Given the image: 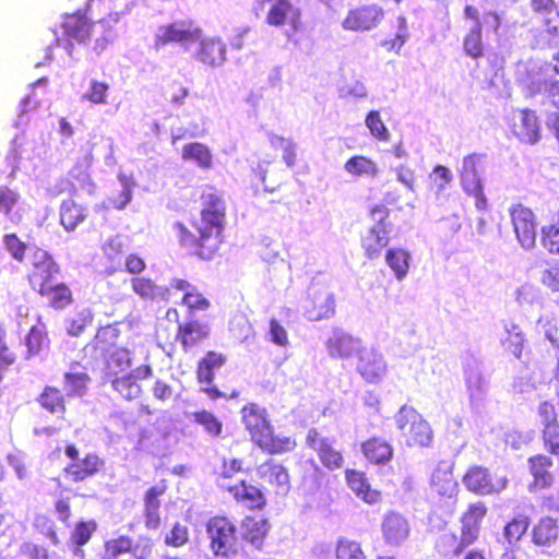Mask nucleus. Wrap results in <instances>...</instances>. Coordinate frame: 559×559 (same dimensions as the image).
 <instances>
[{
	"label": "nucleus",
	"instance_id": "obj_42",
	"mask_svg": "<svg viewBox=\"0 0 559 559\" xmlns=\"http://www.w3.org/2000/svg\"><path fill=\"white\" fill-rule=\"evenodd\" d=\"M38 295L45 298L48 306L55 310L66 309L74 300L71 288L66 283L59 281L46 287Z\"/></svg>",
	"mask_w": 559,
	"mask_h": 559
},
{
	"label": "nucleus",
	"instance_id": "obj_17",
	"mask_svg": "<svg viewBox=\"0 0 559 559\" xmlns=\"http://www.w3.org/2000/svg\"><path fill=\"white\" fill-rule=\"evenodd\" d=\"M306 444L312 450L323 467L329 471H336L343 467L344 456L341 450L336 449L334 442L312 428L306 436Z\"/></svg>",
	"mask_w": 559,
	"mask_h": 559
},
{
	"label": "nucleus",
	"instance_id": "obj_50",
	"mask_svg": "<svg viewBox=\"0 0 559 559\" xmlns=\"http://www.w3.org/2000/svg\"><path fill=\"white\" fill-rule=\"evenodd\" d=\"M540 243L552 254H559V210L555 219L540 229Z\"/></svg>",
	"mask_w": 559,
	"mask_h": 559
},
{
	"label": "nucleus",
	"instance_id": "obj_59",
	"mask_svg": "<svg viewBox=\"0 0 559 559\" xmlns=\"http://www.w3.org/2000/svg\"><path fill=\"white\" fill-rule=\"evenodd\" d=\"M181 305L185 306L189 312L206 311L211 307V301L205 295L195 288L192 293L183 294Z\"/></svg>",
	"mask_w": 559,
	"mask_h": 559
},
{
	"label": "nucleus",
	"instance_id": "obj_44",
	"mask_svg": "<svg viewBox=\"0 0 559 559\" xmlns=\"http://www.w3.org/2000/svg\"><path fill=\"white\" fill-rule=\"evenodd\" d=\"M531 519L527 514L519 513L503 526V537L510 546H515L526 534Z\"/></svg>",
	"mask_w": 559,
	"mask_h": 559
},
{
	"label": "nucleus",
	"instance_id": "obj_3",
	"mask_svg": "<svg viewBox=\"0 0 559 559\" xmlns=\"http://www.w3.org/2000/svg\"><path fill=\"white\" fill-rule=\"evenodd\" d=\"M211 551L230 559L239 554L240 546L235 522L226 515H214L205 524Z\"/></svg>",
	"mask_w": 559,
	"mask_h": 559
},
{
	"label": "nucleus",
	"instance_id": "obj_51",
	"mask_svg": "<svg viewBox=\"0 0 559 559\" xmlns=\"http://www.w3.org/2000/svg\"><path fill=\"white\" fill-rule=\"evenodd\" d=\"M253 174L265 191L274 192L283 183L282 176L275 178L276 171L271 163L259 164Z\"/></svg>",
	"mask_w": 559,
	"mask_h": 559
},
{
	"label": "nucleus",
	"instance_id": "obj_28",
	"mask_svg": "<svg viewBox=\"0 0 559 559\" xmlns=\"http://www.w3.org/2000/svg\"><path fill=\"white\" fill-rule=\"evenodd\" d=\"M262 452L269 455H281L292 452L297 447L290 436L277 435L273 425L252 441Z\"/></svg>",
	"mask_w": 559,
	"mask_h": 559
},
{
	"label": "nucleus",
	"instance_id": "obj_27",
	"mask_svg": "<svg viewBox=\"0 0 559 559\" xmlns=\"http://www.w3.org/2000/svg\"><path fill=\"white\" fill-rule=\"evenodd\" d=\"M270 531V520L263 515L248 514L240 521V537L255 550L263 549Z\"/></svg>",
	"mask_w": 559,
	"mask_h": 559
},
{
	"label": "nucleus",
	"instance_id": "obj_1",
	"mask_svg": "<svg viewBox=\"0 0 559 559\" xmlns=\"http://www.w3.org/2000/svg\"><path fill=\"white\" fill-rule=\"evenodd\" d=\"M226 222V202L214 187L205 188L200 194V211L191 216L189 225L176 222L178 243L191 255L202 260H212L223 241Z\"/></svg>",
	"mask_w": 559,
	"mask_h": 559
},
{
	"label": "nucleus",
	"instance_id": "obj_22",
	"mask_svg": "<svg viewBox=\"0 0 559 559\" xmlns=\"http://www.w3.org/2000/svg\"><path fill=\"white\" fill-rule=\"evenodd\" d=\"M356 356V370L366 382L377 383L384 378L388 366L379 350L362 346Z\"/></svg>",
	"mask_w": 559,
	"mask_h": 559
},
{
	"label": "nucleus",
	"instance_id": "obj_32",
	"mask_svg": "<svg viewBox=\"0 0 559 559\" xmlns=\"http://www.w3.org/2000/svg\"><path fill=\"white\" fill-rule=\"evenodd\" d=\"M361 452L366 460L374 465H383L389 463L393 457L392 445L381 437H371L360 445Z\"/></svg>",
	"mask_w": 559,
	"mask_h": 559
},
{
	"label": "nucleus",
	"instance_id": "obj_40",
	"mask_svg": "<svg viewBox=\"0 0 559 559\" xmlns=\"http://www.w3.org/2000/svg\"><path fill=\"white\" fill-rule=\"evenodd\" d=\"M197 59L207 67L221 66L226 59V47L216 38L202 39Z\"/></svg>",
	"mask_w": 559,
	"mask_h": 559
},
{
	"label": "nucleus",
	"instance_id": "obj_15",
	"mask_svg": "<svg viewBox=\"0 0 559 559\" xmlns=\"http://www.w3.org/2000/svg\"><path fill=\"white\" fill-rule=\"evenodd\" d=\"M509 129L523 143L533 145L540 140V120L531 108L514 110L509 120Z\"/></svg>",
	"mask_w": 559,
	"mask_h": 559
},
{
	"label": "nucleus",
	"instance_id": "obj_49",
	"mask_svg": "<svg viewBox=\"0 0 559 559\" xmlns=\"http://www.w3.org/2000/svg\"><path fill=\"white\" fill-rule=\"evenodd\" d=\"M344 168L348 174L356 177H376L379 173L377 164L371 158L362 155H356L347 159Z\"/></svg>",
	"mask_w": 559,
	"mask_h": 559
},
{
	"label": "nucleus",
	"instance_id": "obj_35",
	"mask_svg": "<svg viewBox=\"0 0 559 559\" xmlns=\"http://www.w3.org/2000/svg\"><path fill=\"white\" fill-rule=\"evenodd\" d=\"M362 347L360 340L353 337L345 332H334L326 341V349L331 357L347 358Z\"/></svg>",
	"mask_w": 559,
	"mask_h": 559
},
{
	"label": "nucleus",
	"instance_id": "obj_30",
	"mask_svg": "<svg viewBox=\"0 0 559 559\" xmlns=\"http://www.w3.org/2000/svg\"><path fill=\"white\" fill-rule=\"evenodd\" d=\"M165 481L150 487L143 496V516L146 528L157 530L160 526L162 519L159 514L160 497L166 492Z\"/></svg>",
	"mask_w": 559,
	"mask_h": 559
},
{
	"label": "nucleus",
	"instance_id": "obj_24",
	"mask_svg": "<svg viewBox=\"0 0 559 559\" xmlns=\"http://www.w3.org/2000/svg\"><path fill=\"white\" fill-rule=\"evenodd\" d=\"M211 336L209 324L198 320H187L178 324L175 341L179 342L185 353L198 350Z\"/></svg>",
	"mask_w": 559,
	"mask_h": 559
},
{
	"label": "nucleus",
	"instance_id": "obj_64",
	"mask_svg": "<svg viewBox=\"0 0 559 559\" xmlns=\"http://www.w3.org/2000/svg\"><path fill=\"white\" fill-rule=\"evenodd\" d=\"M96 27L100 31H96L95 33L98 34V36L95 38L93 50L96 55H100L107 49L109 44L112 43L114 32L109 23L104 20L98 21Z\"/></svg>",
	"mask_w": 559,
	"mask_h": 559
},
{
	"label": "nucleus",
	"instance_id": "obj_8",
	"mask_svg": "<svg viewBox=\"0 0 559 559\" xmlns=\"http://www.w3.org/2000/svg\"><path fill=\"white\" fill-rule=\"evenodd\" d=\"M336 308L334 294L321 282H311L304 304L305 316L310 321H320L334 316Z\"/></svg>",
	"mask_w": 559,
	"mask_h": 559
},
{
	"label": "nucleus",
	"instance_id": "obj_12",
	"mask_svg": "<svg viewBox=\"0 0 559 559\" xmlns=\"http://www.w3.org/2000/svg\"><path fill=\"white\" fill-rule=\"evenodd\" d=\"M97 22H93L85 14H67L61 24L64 48L70 56L73 55L74 44H86L96 33Z\"/></svg>",
	"mask_w": 559,
	"mask_h": 559
},
{
	"label": "nucleus",
	"instance_id": "obj_39",
	"mask_svg": "<svg viewBox=\"0 0 559 559\" xmlns=\"http://www.w3.org/2000/svg\"><path fill=\"white\" fill-rule=\"evenodd\" d=\"M87 216V209L72 199L63 200L60 204V224L67 231H73Z\"/></svg>",
	"mask_w": 559,
	"mask_h": 559
},
{
	"label": "nucleus",
	"instance_id": "obj_56",
	"mask_svg": "<svg viewBox=\"0 0 559 559\" xmlns=\"http://www.w3.org/2000/svg\"><path fill=\"white\" fill-rule=\"evenodd\" d=\"M96 530L97 523L95 520H80L75 523L71 532V542L75 546L82 547L91 540Z\"/></svg>",
	"mask_w": 559,
	"mask_h": 559
},
{
	"label": "nucleus",
	"instance_id": "obj_20",
	"mask_svg": "<svg viewBox=\"0 0 559 559\" xmlns=\"http://www.w3.org/2000/svg\"><path fill=\"white\" fill-rule=\"evenodd\" d=\"M514 233L522 247L533 248L536 241V217L533 211L521 203L509 209Z\"/></svg>",
	"mask_w": 559,
	"mask_h": 559
},
{
	"label": "nucleus",
	"instance_id": "obj_5",
	"mask_svg": "<svg viewBox=\"0 0 559 559\" xmlns=\"http://www.w3.org/2000/svg\"><path fill=\"white\" fill-rule=\"evenodd\" d=\"M69 463L63 467V475L73 484H81L98 476L105 471L106 462L96 452H86L80 456V451L75 443L67 442L63 448Z\"/></svg>",
	"mask_w": 559,
	"mask_h": 559
},
{
	"label": "nucleus",
	"instance_id": "obj_47",
	"mask_svg": "<svg viewBox=\"0 0 559 559\" xmlns=\"http://www.w3.org/2000/svg\"><path fill=\"white\" fill-rule=\"evenodd\" d=\"M47 328L39 321L33 325L25 337L26 358L34 357L40 353L44 345L47 343Z\"/></svg>",
	"mask_w": 559,
	"mask_h": 559
},
{
	"label": "nucleus",
	"instance_id": "obj_37",
	"mask_svg": "<svg viewBox=\"0 0 559 559\" xmlns=\"http://www.w3.org/2000/svg\"><path fill=\"white\" fill-rule=\"evenodd\" d=\"M36 402L43 409L58 418H63L67 413L66 396L57 386L45 385Z\"/></svg>",
	"mask_w": 559,
	"mask_h": 559
},
{
	"label": "nucleus",
	"instance_id": "obj_61",
	"mask_svg": "<svg viewBox=\"0 0 559 559\" xmlns=\"http://www.w3.org/2000/svg\"><path fill=\"white\" fill-rule=\"evenodd\" d=\"M538 92L542 94V103L559 110V79L543 81Z\"/></svg>",
	"mask_w": 559,
	"mask_h": 559
},
{
	"label": "nucleus",
	"instance_id": "obj_18",
	"mask_svg": "<svg viewBox=\"0 0 559 559\" xmlns=\"http://www.w3.org/2000/svg\"><path fill=\"white\" fill-rule=\"evenodd\" d=\"M384 14V10L377 4L356 7L347 12L342 26L346 31L368 32L383 21Z\"/></svg>",
	"mask_w": 559,
	"mask_h": 559
},
{
	"label": "nucleus",
	"instance_id": "obj_54",
	"mask_svg": "<svg viewBox=\"0 0 559 559\" xmlns=\"http://www.w3.org/2000/svg\"><path fill=\"white\" fill-rule=\"evenodd\" d=\"M193 420L203 427L204 431L213 438L223 432V423L210 411L201 409L192 414Z\"/></svg>",
	"mask_w": 559,
	"mask_h": 559
},
{
	"label": "nucleus",
	"instance_id": "obj_60",
	"mask_svg": "<svg viewBox=\"0 0 559 559\" xmlns=\"http://www.w3.org/2000/svg\"><path fill=\"white\" fill-rule=\"evenodd\" d=\"M146 269L145 260L136 253H130L126 257L123 267L120 264L111 265L108 269V274H114L119 271H126L132 275H140Z\"/></svg>",
	"mask_w": 559,
	"mask_h": 559
},
{
	"label": "nucleus",
	"instance_id": "obj_45",
	"mask_svg": "<svg viewBox=\"0 0 559 559\" xmlns=\"http://www.w3.org/2000/svg\"><path fill=\"white\" fill-rule=\"evenodd\" d=\"M181 157L194 162L199 167L209 169L213 165V156L207 145L192 142L182 147Z\"/></svg>",
	"mask_w": 559,
	"mask_h": 559
},
{
	"label": "nucleus",
	"instance_id": "obj_14",
	"mask_svg": "<svg viewBox=\"0 0 559 559\" xmlns=\"http://www.w3.org/2000/svg\"><path fill=\"white\" fill-rule=\"evenodd\" d=\"M60 265L46 251H38L34 255L32 270L27 275L31 288L39 294L49 285L58 281Z\"/></svg>",
	"mask_w": 559,
	"mask_h": 559
},
{
	"label": "nucleus",
	"instance_id": "obj_57",
	"mask_svg": "<svg viewBox=\"0 0 559 559\" xmlns=\"http://www.w3.org/2000/svg\"><path fill=\"white\" fill-rule=\"evenodd\" d=\"M131 539L130 536L120 535L106 540L104 543L102 559H118L120 556L129 552Z\"/></svg>",
	"mask_w": 559,
	"mask_h": 559
},
{
	"label": "nucleus",
	"instance_id": "obj_25",
	"mask_svg": "<svg viewBox=\"0 0 559 559\" xmlns=\"http://www.w3.org/2000/svg\"><path fill=\"white\" fill-rule=\"evenodd\" d=\"M261 4L270 3L265 22L271 26H283L288 23L294 31L301 27V12L292 0H259Z\"/></svg>",
	"mask_w": 559,
	"mask_h": 559
},
{
	"label": "nucleus",
	"instance_id": "obj_58",
	"mask_svg": "<svg viewBox=\"0 0 559 559\" xmlns=\"http://www.w3.org/2000/svg\"><path fill=\"white\" fill-rule=\"evenodd\" d=\"M408 38L406 19L397 17L396 33L394 37L381 41V46L389 52L399 53Z\"/></svg>",
	"mask_w": 559,
	"mask_h": 559
},
{
	"label": "nucleus",
	"instance_id": "obj_41",
	"mask_svg": "<svg viewBox=\"0 0 559 559\" xmlns=\"http://www.w3.org/2000/svg\"><path fill=\"white\" fill-rule=\"evenodd\" d=\"M530 8L543 23L544 31L552 38H559V26L550 17L556 12V0H530Z\"/></svg>",
	"mask_w": 559,
	"mask_h": 559
},
{
	"label": "nucleus",
	"instance_id": "obj_16",
	"mask_svg": "<svg viewBox=\"0 0 559 559\" xmlns=\"http://www.w3.org/2000/svg\"><path fill=\"white\" fill-rule=\"evenodd\" d=\"M233 500L251 511H262L267 506L264 489L247 479H240L234 484L223 485Z\"/></svg>",
	"mask_w": 559,
	"mask_h": 559
},
{
	"label": "nucleus",
	"instance_id": "obj_52",
	"mask_svg": "<svg viewBox=\"0 0 559 559\" xmlns=\"http://www.w3.org/2000/svg\"><path fill=\"white\" fill-rule=\"evenodd\" d=\"M20 193L9 186H0V213L4 214L12 222H19L20 216L13 214V209L20 202Z\"/></svg>",
	"mask_w": 559,
	"mask_h": 559
},
{
	"label": "nucleus",
	"instance_id": "obj_62",
	"mask_svg": "<svg viewBox=\"0 0 559 559\" xmlns=\"http://www.w3.org/2000/svg\"><path fill=\"white\" fill-rule=\"evenodd\" d=\"M93 322V313L82 310L75 313L67 323V332L71 336H80Z\"/></svg>",
	"mask_w": 559,
	"mask_h": 559
},
{
	"label": "nucleus",
	"instance_id": "obj_2",
	"mask_svg": "<svg viewBox=\"0 0 559 559\" xmlns=\"http://www.w3.org/2000/svg\"><path fill=\"white\" fill-rule=\"evenodd\" d=\"M488 513L485 502L469 503L460 516V533H447L436 542V550L444 557H459L461 559H488L485 550L474 548L465 551L477 543L480 536L481 524Z\"/></svg>",
	"mask_w": 559,
	"mask_h": 559
},
{
	"label": "nucleus",
	"instance_id": "obj_36",
	"mask_svg": "<svg viewBox=\"0 0 559 559\" xmlns=\"http://www.w3.org/2000/svg\"><path fill=\"white\" fill-rule=\"evenodd\" d=\"M532 543L537 547H551L559 539L558 521L550 516L540 518L533 526Z\"/></svg>",
	"mask_w": 559,
	"mask_h": 559
},
{
	"label": "nucleus",
	"instance_id": "obj_19",
	"mask_svg": "<svg viewBox=\"0 0 559 559\" xmlns=\"http://www.w3.org/2000/svg\"><path fill=\"white\" fill-rule=\"evenodd\" d=\"M258 477L263 480L275 496L285 497L290 490L288 468L274 459H267L257 467Z\"/></svg>",
	"mask_w": 559,
	"mask_h": 559
},
{
	"label": "nucleus",
	"instance_id": "obj_10",
	"mask_svg": "<svg viewBox=\"0 0 559 559\" xmlns=\"http://www.w3.org/2000/svg\"><path fill=\"white\" fill-rule=\"evenodd\" d=\"M465 488L477 496H489L504 490L509 484L506 476H495L487 467L471 466L462 477Z\"/></svg>",
	"mask_w": 559,
	"mask_h": 559
},
{
	"label": "nucleus",
	"instance_id": "obj_33",
	"mask_svg": "<svg viewBox=\"0 0 559 559\" xmlns=\"http://www.w3.org/2000/svg\"><path fill=\"white\" fill-rule=\"evenodd\" d=\"M345 478L352 491L365 502L377 503L381 500V492L370 486L364 472L348 468L345 471Z\"/></svg>",
	"mask_w": 559,
	"mask_h": 559
},
{
	"label": "nucleus",
	"instance_id": "obj_48",
	"mask_svg": "<svg viewBox=\"0 0 559 559\" xmlns=\"http://www.w3.org/2000/svg\"><path fill=\"white\" fill-rule=\"evenodd\" d=\"M506 332L507 336L502 340L503 347L515 358L521 359L526 342L522 329L518 324L510 323L506 325Z\"/></svg>",
	"mask_w": 559,
	"mask_h": 559
},
{
	"label": "nucleus",
	"instance_id": "obj_21",
	"mask_svg": "<svg viewBox=\"0 0 559 559\" xmlns=\"http://www.w3.org/2000/svg\"><path fill=\"white\" fill-rule=\"evenodd\" d=\"M460 177L465 193L475 199V206L480 211L486 210L488 202L479 178L477 155L472 154L464 157Z\"/></svg>",
	"mask_w": 559,
	"mask_h": 559
},
{
	"label": "nucleus",
	"instance_id": "obj_55",
	"mask_svg": "<svg viewBox=\"0 0 559 559\" xmlns=\"http://www.w3.org/2000/svg\"><path fill=\"white\" fill-rule=\"evenodd\" d=\"M131 287L144 300H154L160 295L159 286L152 278L134 276L131 278Z\"/></svg>",
	"mask_w": 559,
	"mask_h": 559
},
{
	"label": "nucleus",
	"instance_id": "obj_13",
	"mask_svg": "<svg viewBox=\"0 0 559 559\" xmlns=\"http://www.w3.org/2000/svg\"><path fill=\"white\" fill-rule=\"evenodd\" d=\"M537 419L544 449L551 455L559 456V419L552 402L543 401L538 404Z\"/></svg>",
	"mask_w": 559,
	"mask_h": 559
},
{
	"label": "nucleus",
	"instance_id": "obj_53",
	"mask_svg": "<svg viewBox=\"0 0 559 559\" xmlns=\"http://www.w3.org/2000/svg\"><path fill=\"white\" fill-rule=\"evenodd\" d=\"M335 559H367V556L360 543L341 537L335 545Z\"/></svg>",
	"mask_w": 559,
	"mask_h": 559
},
{
	"label": "nucleus",
	"instance_id": "obj_31",
	"mask_svg": "<svg viewBox=\"0 0 559 559\" xmlns=\"http://www.w3.org/2000/svg\"><path fill=\"white\" fill-rule=\"evenodd\" d=\"M552 465V460L545 454H535L528 459L530 472L533 476L532 486L534 488L546 489L554 484Z\"/></svg>",
	"mask_w": 559,
	"mask_h": 559
},
{
	"label": "nucleus",
	"instance_id": "obj_46",
	"mask_svg": "<svg viewBox=\"0 0 559 559\" xmlns=\"http://www.w3.org/2000/svg\"><path fill=\"white\" fill-rule=\"evenodd\" d=\"M411 254L402 248H391L385 253V262L397 280H403L409 270Z\"/></svg>",
	"mask_w": 559,
	"mask_h": 559
},
{
	"label": "nucleus",
	"instance_id": "obj_29",
	"mask_svg": "<svg viewBox=\"0 0 559 559\" xmlns=\"http://www.w3.org/2000/svg\"><path fill=\"white\" fill-rule=\"evenodd\" d=\"M241 421L250 436V440L257 439L260 433H263L272 426L269 418L267 411L257 403H248L242 406Z\"/></svg>",
	"mask_w": 559,
	"mask_h": 559
},
{
	"label": "nucleus",
	"instance_id": "obj_9",
	"mask_svg": "<svg viewBox=\"0 0 559 559\" xmlns=\"http://www.w3.org/2000/svg\"><path fill=\"white\" fill-rule=\"evenodd\" d=\"M227 355L217 350H207L197 364L195 377L200 384H204L202 392L211 400L224 396L223 392L214 385L215 374L227 364Z\"/></svg>",
	"mask_w": 559,
	"mask_h": 559
},
{
	"label": "nucleus",
	"instance_id": "obj_11",
	"mask_svg": "<svg viewBox=\"0 0 559 559\" xmlns=\"http://www.w3.org/2000/svg\"><path fill=\"white\" fill-rule=\"evenodd\" d=\"M202 37V28L193 20H181L158 27L154 47L160 49L171 43H194Z\"/></svg>",
	"mask_w": 559,
	"mask_h": 559
},
{
	"label": "nucleus",
	"instance_id": "obj_43",
	"mask_svg": "<svg viewBox=\"0 0 559 559\" xmlns=\"http://www.w3.org/2000/svg\"><path fill=\"white\" fill-rule=\"evenodd\" d=\"M382 532L386 543L399 545L407 538L409 530L403 518L390 515L383 522Z\"/></svg>",
	"mask_w": 559,
	"mask_h": 559
},
{
	"label": "nucleus",
	"instance_id": "obj_38",
	"mask_svg": "<svg viewBox=\"0 0 559 559\" xmlns=\"http://www.w3.org/2000/svg\"><path fill=\"white\" fill-rule=\"evenodd\" d=\"M132 367V353L126 347H119L109 353L105 360L104 377L110 380L120 374L128 373Z\"/></svg>",
	"mask_w": 559,
	"mask_h": 559
},
{
	"label": "nucleus",
	"instance_id": "obj_23",
	"mask_svg": "<svg viewBox=\"0 0 559 559\" xmlns=\"http://www.w3.org/2000/svg\"><path fill=\"white\" fill-rule=\"evenodd\" d=\"M153 374V369L148 364L136 367L133 371L120 374L107 380L115 392L127 401L136 400L142 394V386L136 380H144Z\"/></svg>",
	"mask_w": 559,
	"mask_h": 559
},
{
	"label": "nucleus",
	"instance_id": "obj_26",
	"mask_svg": "<svg viewBox=\"0 0 559 559\" xmlns=\"http://www.w3.org/2000/svg\"><path fill=\"white\" fill-rule=\"evenodd\" d=\"M431 495L438 498H453L459 490V484L453 474V463L440 461L432 469L429 479Z\"/></svg>",
	"mask_w": 559,
	"mask_h": 559
},
{
	"label": "nucleus",
	"instance_id": "obj_63",
	"mask_svg": "<svg viewBox=\"0 0 559 559\" xmlns=\"http://www.w3.org/2000/svg\"><path fill=\"white\" fill-rule=\"evenodd\" d=\"M245 461L239 457H224L222 460L221 469L217 474L219 480H230L236 475L245 472Z\"/></svg>",
	"mask_w": 559,
	"mask_h": 559
},
{
	"label": "nucleus",
	"instance_id": "obj_34",
	"mask_svg": "<svg viewBox=\"0 0 559 559\" xmlns=\"http://www.w3.org/2000/svg\"><path fill=\"white\" fill-rule=\"evenodd\" d=\"M120 331L117 324H107L96 331L95 336L85 345V350H91L95 356H104L116 346Z\"/></svg>",
	"mask_w": 559,
	"mask_h": 559
},
{
	"label": "nucleus",
	"instance_id": "obj_6",
	"mask_svg": "<svg viewBox=\"0 0 559 559\" xmlns=\"http://www.w3.org/2000/svg\"><path fill=\"white\" fill-rule=\"evenodd\" d=\"M395 424L407 447L426 448L431 444L433 431L414 407L403 405L395 416Z\"/></svg>",
	"mask_w": 559,
	"mask_h": 559
},
{
	"label": "nucleus",
	"instance_id": "obj_7",
	"mask_svg": "<svg viewBox=\"0 0 559 559\" xmlns=\"http://www.w3.org/2000/svg\"><path fill=\"white\" fill-rule=\"evenodd\" d=\"M369 215L374 224L361 237L360 243L365 255L373 260L380 257L390 242L388 229L390 211L386 206L378 204L370 209Z\"/></svg>",
	"mask_w": 559,
	"mask_h": 559
},
{
	"label": "nucleus",
	"instance_id": "obj_4",
	"mask_svg": "<svg viewBox=\"0 0 559 559\" xmlns=\"http://www.w3.org/2000/svg\"><path fill=\"white\" fill-rule=\"evenodd\" d=\"M464 16L473 21L474 25L463 38V51L472 59H480L485 56V44L481 35L483 24L487 26L488 31L498 33L501 26V19L496 11H487L483 14L481 22L478 9L472 4L465 5Z\"/></svg>",
	"mask_w": 559,
	"mask_h": 559
}]
</instances>
